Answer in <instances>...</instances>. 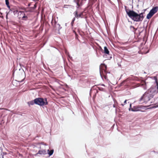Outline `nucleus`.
Masks as SVG:
<instances>
[{
  "label": "nucleus",
  "mask_w": 158,
  "mask_h": 158,
  "mask_svg": "<svg viewBox=\"0 0 158 158\" xmlns=\"http://www.w3.org/2000/svg\"><path fill=\"white\" fill-rule=\"evenodd\" d=\"M153 79L155 80L156 85L152 86L147 92H146L142 96L139 100L141 102L143 100L144 102H148L152 99L154 95L158 92V82L157 77L154 76Z\"/></svg>",
  "instance_id": "1"
},
{
  "label": "nucleus",
  "mask_w": 158,
  "mask_h": 158,
  "mask_svg": "<svg viewBox=\"0 0 158 158\" xmlns=\"http://www.w3.org/2000/svg\"><path fill=\"white\" fill-rule=\"evenodd\" d=\"M126 10L129 17L134 21L138 22L143 20V13L138 14L133 10Z\"/></svg>",
  "instance_id": "2"
},
{
  "label": "nucleus",
  "mask_w": 158,
  "mask_h": 158,
  "mask_svg": "<svg viewBox=\"0 0 158 158\" xmlns=\"http://www.w3.org/2000/svg\"><path fill=\"white\" fill-rule=\"evenodd\" d=\"M35 104L40 106L47 105L48 104L46 98L44 99L40 98H36L35 99Z\"/></svg>",
  "instance_id": "3"
},
{
  "label": "nucleus",
  "mask_w": 158,
  "mask_h": 158,
  "mask_svg": "<svg viewBox=\"0 0 158 158\" xmlns=\"http://www.w3.org/2000/svg\"><path fill=\"white\" fill-rule=\"evenodd\" d=\"M158 10V7L156 6L153 7L150 11L149 13L147 15V18L149 19Z\"/></svg>",
  "instance_id": "4"
},
{
  "label": "nucleus",
  "mask_w": 158,
  "mask_h": 158,
  "mask_svg": "<svg viewBox=\"0 0 158 158\" xmlns=\"http://www.w3.org/2000/svg\"><path fill=\"white\" fill-rule=\"evenodd\" d=\"M100 73L101 77L102 78L103 76L106 78V76L105 74H106V71L105 69L103 68L102 69L101 68H100Z\"/></svg>",
  "instance_id": "5"
},
{
  "label": "nucleus",
  "mask_w": 158,
  "mask_h": 158,
  "mask_svg": "<svg viewBox=\"0 0 158 158\" xmlns=\"http://www.w3.org/2000/svg\"><path fill=\"white\" fill-rule=\"evenodd\" d=\"M141 106H135L131 108V110L132 111H137L139 110V109L141 108Z\"/></svg>",
  "instance_id": "6"
},
{
  "label": "nucleus",
  "mask_w": 158,
  "mask_h": 158,
  "mask_svg": "<svg viewBox=\"0 0 158 158\" xmlns=\"http://www.w3.org/2000/svg\"><path fill=\"white\" fill-rule=\"evenodd\" d=\"M74 14L76 18H78L79 17H81L82 18L83 17H82V16L83 15V13H81L79 14H78V12L77 11H75Z\"/></svg>",
  "instance_id": "7"
},
{
  "label": "nucleus",
  "mask_w": 158,
  "mask_h": 158,
  "mask_svg": "<svg viewBox=\"0 0 158 158\" xmlns=\"http://www.w3.org/2000/svg\"><path fill=\"white\" fill-rule=\"evenodd\" d=\"M47 154L46 151L45 150H39L37 153H36V155L38 154L40 155H45Z\"/></svg>",
  "instance_id": "8"
},
{
  "label": "nucleus",
  "mask_w": 158,
  "mask_h": 158,
  "mask_svg": "<svg viewBox=\"0 0 158 158\" xmlns=\"http://www.w3.org/2000/svg\"><path fill=\"white\" fill-rule=\"evenodd\" d=\"M48 153L49 155V156L52 155L53 153L54 150L53 149L49 150V149L48 150Z\"/></svg>",
  "instance_id": "9"
},
{
  "label": "nucleus",
  "mask_w": 158,
  "mask_h": 158,
  "mask_svg": "<svg viewBox=\"0 0 158 158\" xmlns=\"http://www.w3.org/2000/svg\"><path fill=\"white\" fill-rule=\"evenodd\" d=\"M142 86L143 88L144 89H147V88L146 86V83L145 82V81H142Z\"/></svg>",
  "instance_id": "10"
},
{
  "label": "nucleus",
  "mask_w": 158,
  "mask_h": 158,
  "mask_svg": "<svg viewBox=\"0 0 158 158\" xmlns=\"http://www.w3.org/2000/svg\"><path fill=\"white\" fill-rule=\"evenodd\" d=\"M104 53L107 54H109V51L106 47H104Z\"/></svg>",
  "instance_id": "11"
},
{
  "label": "nucleus",
  "mask_w": 158,
  "mask_h": 158,
  "mask_svg": "<svg viewBox=\"0 0 158 158\" xmlns=\"http://www.w3.org/2000/svg\"><path fill=\"white\" fill-rule=\"evenodd\" d=\"M28 103L29 105H34V104H35V99L34 100H32L28 102Z\"/></svg>",
  "instance_id": "12"
},
{
  "label": "nucleus",
  "mask_w": 158,
  "mask_h": 158,
  "mask_svg": "<svg viewBox=\"0 0 158 158\" xmlns=\"http://www.w3.org/2000/svg\"><path fill=\"white\" fill-rule=\"evenodd\" d=\"M5 2L8 8H9V9L10 8V6L9 5V0H5Z\"/></svg>",
  "instance_id": "13"
},
{
  "label": "nucleus",
  "mask_w": 158,
  "mask_h": 158,
  "mask_svg": "<svg viewBox=\"0 0 158 158\" xmlns=\"http://www.w3.org/2000/svg\"><path fill=\"white\" fill-rule=\"evenodd\" d=\"M56 28H57L58 30L59 31L61 28V27H60V25L58 23L56 24Z\"/></svg>",
  "instance_id": "14"
},
{
  "label": "nucleus",
  "mask_w": 158,
  "mask_h": 158,
  "mask_svg": "<svg viewBox=\"0 0 158 158\" xmlns=\"http://www.w3.org/2000/svg\"><path fill=\"white\" fill-rule=\"evenodd\" d=\"M98 89L101 91H102L104 92H106V90L104 88H103L101 87H98Z\"/></svg>",
  "instance_id": "15"
},
{
  "label": "nucleus",
  "mask_w": 158,
  "mask_h": 158,
  "mask_svg": "<svg viewBox=\"0 0 158 158\" xmlns=\"http://www.w3.org/2000/svg\"><path fill=\"white\" fill-rule=\"evenodd\" d=\"M75 20V18H74L72 20V21L71 23V24H72V26H73V23H74V21Z\"/></svg>",
  "instance_id": "16"
},
{
  "label": "nucleus",
  "mask_w": 158,
  "mask_h": 158,
  "mask_svg": "<svg viewBox=\"0 0 158 158\" xmlns=\"http://www.w3.org/2000/svg\"><path fill=\"white\" fill-rule=\"evenodd\" d=\"M25 18H26V19H25L26 20L27 19V16L25 15L22 17V19H24Z\"/></svg>",
  "instance_id": "17"
},
{
  "label": "nucleus",
  "mask_w": 158,
  "mask_h": 158,
  "mask_svg": "<svg viewBox=\"0 0 158 158\" xmlns=\"http://www.w3.org/2000/svg\"><path fill=\"white\" fill-rule=\"evenodd\" d=\"M65 52L67 56L69 54V53L66 50H65Z\"/></svg>",
  "instance_id": "18"
},
{
  "label": "nucleus",
  "mask_w": 158,
  "mask_h": 158,
  "mask_svg": "<svg viewBox=\"0 0 158 158\" xmlns=\"http://www.w3.org/2000/svg\"><path fill=\"white\" fill-rule=\"evenodd\" d=\"M68 57L70 59H71L72 58V57H71L69 54L68 55Z\"/></svg>",
  "instance_id": "19"
},
{
  "label": "nucleus",
  "mask_w": 158,
  "mask_h": 158,
  "mask_svg": "<svg viewBox=\"0 0 158 158\" xmlns=\"http://www.w3.org/2000/svg\"><path fill=\"white\" fill-rule=\"evenodd\" d=\"M68 57L70 59H71L72 58V57H71L69 54L68 55Z\"/></svg>",
  "instance_id": "20"
},
{
  "label": "nucleus",
  "mask_w": 158,
  "mask_h": 158,
  "mask_svg": "<svg viewBox=\"0 0 158 158\" xmlns=\"http://www.w3.org/2000/svg\"><path fill=\"white\" fill-rule=\"evenodd\" d=\"M131 103L130 104V108L129 109V110H131Z\"/></svg>",
  "instance_id": "21"
},
{
  "label": "nucleus",
  "mask_w": 158,
  "mask_h": 158,
  "mask_svg": "<svg viewBox=\"0 0 158 158\" xmlns=\"http://www.w3.org/2000/svg\"><path fill=\"white\" fill-rule=\"evenodd\" d=\"M130 28H132L133 29H135L134 27L132 26H130Z\"/></svg>",
  "instance_id": "22"
},
{
  "label": "nucleus",
  "mask_w": 158,
  "mask_h": 158,
  "mask_svg": "<svg viewBox=\"0 0 158 158\" xmlns=\"http://www.w3.org/2000/svg\"><path fill=\"white\" fill-rule=\"evenodd\" d=\"M103 65L104 66V68H105V69H106V65Z\"/></svg>",
  "instance_id": "23"
},
{
  "label": "nucleus",
  "mask_w": 158,
  "mask_h": 158,
  "mask_svg": "<svg viewBox=\"0 0 158 158\" xmlns=\"http://www.w3.org/2000/svg\"><path fill=\"white\" fill-rule=\"evenodd\" d=\"M127 100H125L124 101V104H126V103H127V102H127Z\"/></svg>",
  "instance_id": "24"
},
{
  "label": "nucleus",
  "mask_w": 158,
  "mask_h": 158,
  "mask_svg": "<svg viewBox=\"0 0 158 158\" xmlns=\"http://www.w3.org/2000/svg\"><path fill=\"white\" fill-rule=\"evenodd\" d=\"M113 107H115V105H113Z\"/></svg>",
  "instance_id": "25"
},
{
  "label": "nucleus",
  "mask_w": 158,
  "mask_h": 158,
  "mask_svg": "<svg viewBox=\"0 0 158 158\" xmlns=\"http://www.w3.org/2000/svg\"><path fill=\"white\" fill-rule=\"evenodd\" d=\"M102 86H105V85L104 84H102L101 85Z\"/></svg>",
  "instance_id": "26"
},
{
  "label": "nucleus",
  "mask_w": 158,
  "mask_h": 158,
  "mask_svg": "<svg viewBox=\"0 0 158 158\" xmlns=\"http://www.w3.org/2000/svg\"><path fill=\"white\" fill-rule=\"evenodd\" d=\"M41 144H43V145H46V144H44V143H41Z\"/></svg>",
  "instance_id": "27"
},
{
  "label": "nucleus",
  "mask_w": 158,
  "mask_h": 158,
  "mask_svg": "<svg viewBox=\"0 0 158 158\" xmlns=\"http://www.w3.org/2000/svg\"><path fill=\"white\" fill-rule=\"evenodd\" d=\"M121 105H122L123 106H124V105H123V104H121Z\"/></svg>",
  "instance_id": "28"
},
{
  "label": "nucleus",
  "mask_w": 158,
  "mask_h": 158,
  "mask_svg": "<svg viewBox=\"0 0 158 158\" xmlns=\"http://www.w3.org/2000/svg\"><path fill=\"white\" fill-rule=\"evenodd\" d=\"M66 87H68V85H66Z\"/></svg>",
  "instance_id": "29"
},
{
  "label": "nucleus",
  "mask_w": 158,
  "mask_h": 158,
  "mask_svg": "<svg viewBox=\"0 0 158 158\" xmlns=\"http://www.w3.org/2000/svg\"><path fill=\"white\" fill-rule=\"evenodd\" d=\"M23 81V80H22V81H21L20 82H21L22 81Z\"/></svg>",
  "instance_id": "30"
},
{
  "label": "nucleus",
  "mask_w": 158,
  "mask_h": 158,
  "mask_svg": "<svg viewBox=\"0 0 158 158\" xmlns=\"http://www.w3.org/2000/svg\"><path fill=\"white\" fill-rule=\"evenodd\" d=\"M77 5H78V3H77Z\"/></svg>",
  "instance_id": "31"
},
{
  "label": "nucleus",
  "mask_w": 158,
  "mask_h": 158,
  "mask_svg": "<svg viewBox=\"0 0 158 158\" xmlns=\"http://www.w3.org/2000/svg\"><path fill=\"white\" fill-rule=\"evenodd\" d=\"M157 107H158V106H157Z\"/></svg>",
  "instance_id": "32"
}]
</instances>
